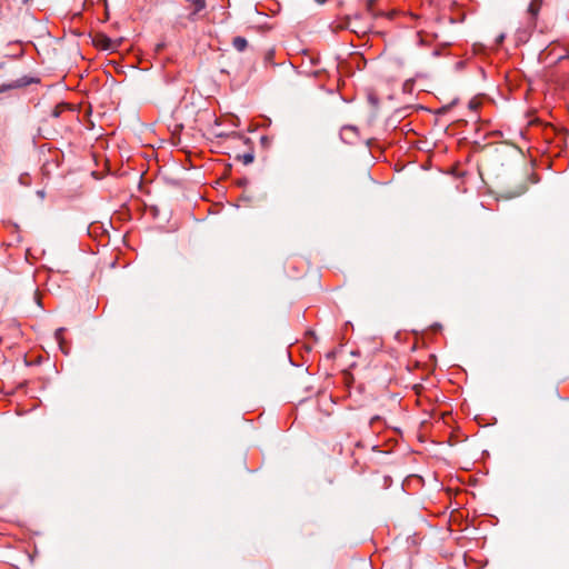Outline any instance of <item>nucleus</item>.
<instances>
[{
    "label": "nucleus",
    "instance_id": "8",
    "mask_svg": "<svg viewBox=\"0 0 569 569\" xmlns=\"http://www.w3.org/2000/svg\"><path fill=\"white\" fill-rule=\"evenodd\" d=\"M61 335H62V329H59L57 332H56V337L58 340L61 339Z\"/></svg>",
    "mask_w": 569,
    "mask_h": 569
},
{
    "label": "nucleus",
    "instance_id": "7",
    "mask_svg": "<svg viewBox=\"0 0 569 569\" xmlns=\"http://www.w3.org/2000/svg\"><path fill=\"white\" fill-rule=\"evenodd\" d=\"M542 4V0H532L529 6V12L532 16H537Z\"/></svg>",
    "mask_w": 569,
    "mask_h": 569
},
{
    "label": "nucleus",
    "instance_id": "4",
    "mask_svg": "<svg viewBox=\"0 0 569 569\" xmlns=\"http://www.w3.org/2000/svg\"><path fill=\"white\" fill-rule=\"evenodd\" d=\"M385 427H386V422L380 416H375L371 418L370 428H371L372 432L380 433Z\"/></svg>",
    "mask_w": 569,
    "mask_h": 569
},
{
    "label": "nucleus",
    "instance_id": "5",
    "mask_svg": "<svg viewBox=\"0 0 569 569\" xmlns=\"http://www.w3.org/2000/svg\"><path fill=\"white\" fill-rule=\"evenodd\" d=\"M232 46L237 51L242 52L247 49L248 41L243 37H234L232 40Z\"/></svg>",
    "mask_w": 569,
    "mask_h": 569
},
{
    "label": "nucleus",
    "instance_id": "3",
    "mask_svg": "<svg viewBox=\"0 0 569 569\" xmlns=\"http://www.w3.org/2000/svg\"><path fill=\"white\" fill-rule=\"evenodd\" d=\"M188 3V10L190 11V16L194 17L199 12L206 9L207 2L206 0H186Z\"/></svg>",
    "mask_w": 569,
    "mask_h": 569
},
{
    "label": "nucleus",
    "instance_id": "2",
    "mask_svg": "<svg viewBox=\"0 0 569 569\" xmlns=\"http://www.w3.org/2000/svg\"><path fill=\"white\" fill-rule=\"evenodd\" d=\"M415 391L417 395V405L426 412H431L433 410L432 405L426 406V402L429 401V397L425 395L423 387L418 385L415 386Z\"/></svg>",
    "mask_w": 569,
    "mask_h": 569
},
{
    "label": "nucleus",
    "instance_id": "1",
    "mask_svg": "<svg viewBox=\"0 0 569 569\" xmlns=\"http://www.w3.org/2000/svg\"><path fill=\"white\" fill-rule=\"evenodd\" d=\"M39 82H40V79L37 77L23 76L17 80L0 84V93L6 92L8 90L22 89L30 84L39 83Z\"/></svg>",
    "mask_w": 569,
    "mask_h": 569
},
{
    "label": "nucleus",
    "instance_id": "6",
    "mask_svg": "<svg viewBox=\"0 0 569 569\" xmlns=\"http://www.w3.org/2000/svg\"><path fill=\"white\" fill-rule=\"evenodd\" d=\"M64 111H72V109H71V107H70V104L64 103V102L59 103V104H57V106L54 107V109L52 110V116H53L54 118H58V117H60Z\"/></svg>",
    "mask_w": 569,
    "mask_h": 569
}]
</instances>
